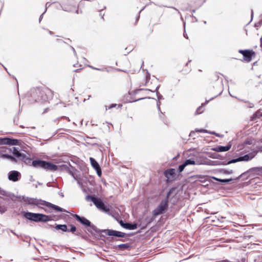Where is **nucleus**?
Masks as SVG:
<instances>
[{"instance_id":"nucleus-19","label":"nucleus","mask_w":262,"mask_h":262,"mask_svg":"<svg viewBox=\"0 0 262 262\" xmlns=\"http://www.w3.org/2000/svg\"><path fill=\"white\" fill-rule=\"evenodd\" d=\"M90 161L92 166L94 168V169L99 168L100 166H99V164L94 158L91 157L90 158Z\"/></svg>"},{"instance_id":"nucleus-23","label":"nucleus","mask_w":262,"mask_h":262,"mask_svg":"<svg viewBox=\"0 0 262 262\" xmlns=\"http://www.w3.org/2000/svg\"><path fill=\"white\" fill-rule=\"evenodd\" d=\"M10 151H11L13 155L16 157L17 158L19 156H20V152L17 150V149L15 147H13L12 149H8Z\"/></svg>"},{"instance_id":"nucleus-24","label":"nucleus","mask_w":262,"mask_h":262,"mask_svg":"<svg viewBox=\"0 0 262 262\" xmlns=\"http://www.w3.org/2000/svg\"><path fill=\"white\" fill-rule=\"evenodd\" d=\"M261 117H262V113L258 111L253 114L251 120L254 121L258 118H260Z\"/></svg>"},{"instance_id":"nucleus-47","label":"nucleus","mask_w":262,"mask_h":262,"mask_svg":"<svg viewBox=\"0 0 262 262\" xmlns=\"http://www.w3.org/2000/svg\"><path fill=\"white\" fill-rule=\"evenodd\" d=\"M50 6V4L49 3H47L46 4V10H47V7H49Z\"/></svg>"},{"instance_id":"nucleus-22","label":"nucleus","mask_w":262,"mask_h":262,"mask_svg":"<svg viewBox=\"0 0 262 262\" xmlns=\"http://www.w3.org/2000/svg\"><path fill=\"white\" fill-rule=\"evenodd\" d=\"M185 164L187 166L189 165H199L200 163L199 162H195L194 160H191L190 159H187L184 161Z\"/></svg>"},{"instance_id":"nucleus-51","label":"nucleus","mask_w":262,"mask_h":262,"mask_svg":"<svg viewBox=\"0 0 262 262\" xmlns=\"http://www.w3.org/2000/svg\"><path fill=\"white\" fill-rule=\"evenodd\" d=\"M43 15V13H42V14L40 16V17H39V22L41 21V19L42 18Z\"/></svg>"},{"instance_id":"nucleus-37","label":"nucleus","mask_w":262,"mask_h":262,"mask_svg":"<svg viewBox=\"0 0 262 262\" xmlns=\"http://www.w3.org/2000/svg\"><path fill=\"white\" fill-rule=\"evenodd\" d=\"M195 131L200 133H208V131L204 129H196Z\"/></svg>"},{"instance_id":"nucleus-29","label":"nucleus","mask_w":262,"mask_h":262,"mask_svg":"<svg viewBox=\"0 0 262 262\" xmlns=\"http://www.w3.org/2000/svg\"><path fill=\"white\" fill-rule=\"evenodd\" d=\"M203 105V104H202L201 106L198 107V108L196 109V110L195 111V112L194 113L195 115H198L201 114V113H202L203 112L204 110L202 108Z\"/></svg>"},{"instance_id":"nucleus-7","label":"nucleus","mask_w":262,"mask_h":262,"mask_svg":"<svg viewBox=\"0 0 262 262\" xmlns=\"http://www.w3.org/2000/svg\"><path fill=\"white\" fill-rule=\"evenodd\" d=\"M86 200L88 201L90 200L99 209L104 206V203L98 198L88 195L86 196Z\"/></svg>"},{"instance_id":"nucleus-14","label":"nucleus","mask_w":262,"mask_h":262,"mask_svg":"<svg viewBox=\"0 0 262 262\" xmlns=\"http://www.w3.org/2000/svg\"><path fill=\"white\" fill-rule=\"evenodd\" d=\"M0 194L6 197V199L13 200L15 197L14 194L4 190L1 187H0Z\"/></svg>"},{"instance_id":"nucleus-61","label":"nucleus","mask_w":262,"mask_h":262,"mask_svg":"<svg viewBox=\"0 0 262 262\" xmlns=\"http://www.w3.org/2000/svg\"><path fill=\"white\" fill-rule=\"evenodd\" d=\"M4 148H5V147H2V150H1V151H2V152H7V150H4Z\"/></svg>"},{"instance_id":"nucleus-34","label":"nucleus","mask_w":262,"mask_h":262,"mask_svg":"<svg viewBox=\"0 0 262 262\" xmlns=\"http://www.w3.org/2000/svg\"><path fill=\"white\" fill-rule=\"evenodd\" d=\"M223 172L225 174H231L233 172L232 170H228L226 169L223 170Z\"/></svg>"},{"instance_id":"nucleus-31","label":"nucleus","mask_w":262,"mask_h":262,"mask_svg":"<svg viewBox=\"0 0 262 262\" xmlns=\"http://www.w3.org/2000/svg\"><path fill=\"white\" fill-rule=\"evenodd\" d=\"M99 209L105 213H108L110 211L109 208L107 207L104 204V206H102V207L100 208Z\"/></svg>"},{"instance_id":"nucleus-44","label":"nucleus","mask_w":262,"mask_h":262,"mask_svg":"<svg viewBox=\"0 0 262 262\" xmlns=\"http://www.w3.org/2000/svg\"><path fill=\"white\" fill-rule=\"evenodd\" d=\"M57 41L58 42H63V43H66V42L64 41H63V40H61L60 39H57Z\"/></svg>"},{"instance_id":"nucleus-16","label":"nucleus","mask_w":262,"mask_h":262,"mask_svg":"<svg viewBox=\"0 0 262 262\" xmlns=\"http://www.w3.org/2000/svg\"><path fill=\"white\" fill-rule=\"evenodd\" d=\"M122 227L125 229L128 230H135L137 228L138 225L136 223H127L126 222L123 225H122Z\"/></svg>"},{"instance_id":"nucleus-26","label":"nucleus","mask_w":262,"mask_h":262,"mask_svg":"<svg viewBox=\"0 0 262 262\" xmlns=\"http://www.w3.org/2000/svg\"><path fill=\"white\" fill-rule=\"evenodd\" d=\"M17 158H19L21 161L26 162L27 160H29L28 158L27 157L25 154L20 152V156H19Z\"/></svg>"},{"instance_id":"nucleus-8","label":"nucleus","mask_w":262,"mask_h":262,"mask_svg":"<svg viewBox=\"0 0 262 262\" xmlns=\"http://www.w3.org/2000/svg\"><path fill=\"white\" fill-rule=\"evenodd\" d=\"M73 217L83 225L88 227L91 225V222L84 216H81L77 214H73Z\"/></svg>"},{"instance_id":"nucleus-54","label":"nucleus","mask_w":262,"mask_h":262,"mask_svg":"<svg viewBox=\"0 0 262 262\" xmlns=\"http://www.w3.org/2000/svg\"><path fill=\"white\" fill-rule=\"evenodd\" d=\"M210 134H212V135H215L216 136H219V135L217 134H215V133L214 132H210Z\"/></svg>"},{"instance_id":"nucleus-11","label":"nucleus","mask_w":262,"mask_h":262,"mask_svg":"<svg viewBox=\"0 0 262 262\" xmlns=\"http://www.w3.org/2000/svg\"><path fill=\"white\" fill-rule=\"evenodd\" d=\"M255 55V53L252 50H248L244 54V60L248 62L251 61L252 58Z\"/></svg>"},{"instance_id":"nucleus-13","label":"nucleus","mask_w":262,"mask_h":262,"mask_svg":"<svg viewBox=\"0 0 262 262\" xmlns=\"http://www.w3.org/2000/svg\"><path fill=\"white\" fill-rule=\"evenodd\" d=\"M231 147V144H228L226 146H217L213 148V150L216 152H225L229 150Z\"/></svg>"},{"instance_id":"nucleus-17","label":"nucleus","mask_w":262,"mask_h":262,"mask_svg":"<svg viewBox=\"0 0 262 262\" xmlns=\"http://www.w3.org/2000/svg\"><path fill=\"white\" fill-rule=\"evenodd\" d=\"M176 174V170L174 168H170L165 171V177L169 179L170 177H173Z\"/></svg>"},{"instance_id":"nucleus-33","label":"nucleus","mask_w":262,"mask_h":262,"mask_svg":"<svg viewBox=\"0 0 262 262\" xmlns=\"http://www.w3.org/2000/svg\"><path fill=\"white\" fill-rule=\"evenodd\" d=\"M7 211L6 208L4 206L0 205V213L3 214Z\"/></svg>"},{"instance_id":"nucleus-21","label":"nucleus","mask_w":262,"mask_h":262,"mask_svg":"<svg viewBox=\"0 0 262 262\" xmlns=\"http://www.w3.org/2000/svg\"><path fill=\"white\" fill-rule=\"evenodd\" d=\"M157 98H158V101L157 102V108L159 111V112H160V113L162 114V112L161 111V110H160V105H161V102L159 101V100H162V99H163V96L162 95H161L159 92H157Z\"/></svg>"},{"instance_id":"nucleus-39","label":"nucleus","mask_w":262,"mask_h":262,"mask_svg":"<svg viewBox=\"0 0 262 262\" xmlns=\"http://www.w3.org/2000/svg\"><path fill=\"white\" fill-rule=\"evenodd\" d=\"M159 88H160V86H159V85H158V86H157V88H156V90L154 91V92H156V93H157V92H158V89H159ZM145 90H147V91H151V92H154V91H151V90H149V89H145Z\"/></svg>"},{"instance_id":"nucleus-40","label":"nucleus","mask_w":262,"mask_h":262,"mask_svg":"<svg viewBox=\"0 0 262 262\" xmlns=\"http://www.w3.org/2000/svg\"><path fill=\"white\" fill-rule=\"evenodd\" d=\"M116 105H117V104H111V105H110V106L108 107V108H107V107H106V110H107V109H111V108H112L115 107Z\"/></svg>"},{"instance_id":"nucleus-20","label":"nucleus","mask_w":262,"mask_h":262,"mask_svg":"<svg viewBox=\"0 0 262 262\" xmlns=\"http://www.w3.org/2000/svg\"><path fill=\"white\" fill-rule=\"evenodd\" d=\"M0 157L2 158H6V159H9L10 160H11L12 161H13L14 162H17L16 159L15 158H14L12 156H11L10 155H9V154H1L0 155Z\"/></svg>"},{"instance_id":"nucleus-36","label":"nucleus","mask_w":262,"mask_h":262,"mask_svg":"<svg viewBox=\"0 0 262 262\" xmlns=\"http://www.w3.org/2000/svg\"><path fill=\"white\" fill-rule=\"evenodd\" d=\"M262 25V19L261 20H260L258 22L255 23V27H260V26Z\"/></svg>"},{"instance_id":"nucleus-63","label":"nucleus","mask_w":262,"mask_h":262,"mask_svg":"<svg viewBox=\"0 0 262 262\" xmlns=\"http://www.w3.org/2000/svg\"><path fill=\"white\" fill-rule=\"evenodd\" d=\"M253 106H254V104H252V103H251L250 106H249V107H251V108L253 107Z\"/></svg>"},{"instance_id":"nucleus-56","label":"nucleus","mask_w":262,"mask_h":262,"mask_svg":"<svg viewBox=\"0 0 262 262\" xmlns=\"http://www.w3.org/2000/svg\"><path fill=\"white\" fill-rule=\"evenodd\" d=\"M212 178L217 181V180H219V178H216L215 177H212Z\"/></svg>"},{"instance_id":"nucleus-27","label":"nucleus","mask_w":262,"mask_h":262,"mask_svg":"<svg viewBox=\"0 0 262 262\" xmlns=\"http://www.w3.org/2000/svg\"><path fill=\"white\" fill-rule=\"evenodd\" d=\"M240 161H241V160H240V158H239V157L237 158L233 159H232V160H230L228 161L225 164L229 165L230 164L235 163L236 162H240Z\"/></svg>"},{"instance_id":"nucleus-53","label":"nucleus","mask_w":262,"mask_h":262,"mask_svg":"<svg viewBox=\"0 0 262 262\" xmlns=\"http://www.w3.org/2000/svg\"><path fill=\"white\" fill-rule=\"evenodd\" d=\"M89 67H90L91 69H93V70H97V68H95V67H93L92 66H89Z\"/></svg>"},{"instance_id":"nucleus-55","label":"nucleus","mask_w":262,"mask_h":262,"mask_svg":"<svg viewBox=\"0 0 262 262\" xmlns=\"http://www.w3.org/2000/svg\"><path fill=\"white\" fill-rule=\"evenodd\" d=\"M194 134V132H191L190 133L189 136H190V137H191V136H193V135Z\"/></svg>"},{"instance_id":"nucleus-3","label":"nucleus","mask_w":262,"mask_h":262,"mask_svg":"<svg viewBox=\"0 0 262 262\" xmlns=\"http://www.w3.org/2000/svg\"><path fill=\"white\" fill-rule=\"evenodd\" d=\"M24 216L35 222H47L52 220V217L42 213H33L31 212H25Z\"/></svg>"},{"instance_id":"nucleus-48","label":"nucleus","mask_w":262,"mask_h":262,"mask_svg":"<svg viewBox=\"0 0 262 262\" xmlns=\"http://www.w3.org/2000/svg\"><path fill=\"white\" fill-rule=\"evenodd\" d=\"M74 179L75 180H76V181H77V183H78L79 185H80V182H79V180L77 179V178L76 177H74Z\"/></svg>"},{"instance_id":"nucleus-52","label":"nucleus","mask_w":262,"mask_h":262,"mask_svg":"<svg viewBox=\"0 0 262 262\" xmlns=\"http://www.w3.org/2000/svg\"><path fill=\"white\" fill-rule=\"evenodd\" d=\"M120 223V225L122 226V225H123V224H125V223L123 222V221L121 220L120 222H119Z\"/></svg>"},{"instance_id":"nucleus-18","label":"nucleus","mask_w":262,"mask_h":262,"mask_svg":"<svg viewBox=\"0 0 262 262\" xmlns=\"http://www.w3.org/2000/svg\"><path fill=\"white\" fill-rule=\"evenodd\" d=\"M55 229L56 230H61L63 232H68V226L66 224H57L55 226Z\"/></svg>"},{"instance_id":"nucleus-30","label":"nucleus","mask_w":262,"mask_h":262,"mask_svg":"<svg viewBox=\"0 0 262 262\" xmlns=\"http://www.w3.org/2000/svg\"><path fill=\"white\" fill-rule=\"evenodd\" d=\"M232 180L233 179L232 178L225 179H219V180H217V181L222 183H227L232 181Z\"/></svg>"},{"instance_id":"nucleus-1","label":"nucleus","mask_w":262,"mask_h":262,"mask_svg":"<svg viewBox=\"0 0 262 262\" xmlns=\"http://www.w3.org/2000/svg\"><path fill=\"white\" fill-rule=\"evenodd\" d=\"M176 189L175 187H172L169 190L165 199L162 200L158 207L152 211L154 216H157L165 212L168 207V202L171 201L176 195Z\"/></svg>"},{"instance_id":"nucleus-64","label":"nucleus","mask_w":262,"mask_h":262,"mask_svg":"<svg viewBox=\"0 0 262 262\" xmlns=\"http://www.w3.org/2000/svg\"><path fill=\"white\" fill-rule=\"evenodd\" d=\"M70 173L72 175V176L74 178V177H75L74 174V173L72 172H70Z\"/></svg>"},{"instance_id":"nucleus-35","label":"nucleus","mask_w":262,"mask_h":262,"mask_svg":"<svg viewBox=\"0 0 262 262\" xmlns=\"http://www.w3.org/2000/svg\"><path fill=\"white\" fill-rule=\"evenodd\" d=\"M95 170L96 171L98 176L100 177L101 176V174H102L101 169L100 167H99V168L95 169Z\"/></svg>"},{"instance_id":"nucleus-42","label":"nucleus","mask_w":262,"mask_h":262,"mask_svg":"<svg viewBox=\"0 0 262 262\" xmlns=\"http://www.w3.org/2000/svg\"><path fill=\"white\" fill-rule=\"evenodd\" d=\"M42 185V183L39 182H37V184H33V185L36 187L37 188L38 187V185Z\"/></svg>"},{"instance_id":"nucleus-38","label":"nucleus","mask_w":262,"mask_h":262,"mask_svg":"<svg viewBox=\"0 0 262 262\" xmlns=\"http://www.w3.org/2000/svg\"><path fill=\"white\" fill-rule=\"evenodd\" d=\"M247 50H239L238 51V52H239V53L242 54L244 56V54L245 53H246V52L247 51Z\"/></svg>"},{"instance_id":"nucleus-6","label":"nucleus","mask_w":262,"mask_h":262,"mask_svg":"<svg viewBox=\"0 0 262 262\" xmlns=\"http://www.w3.org/2000/svg\"><path fill=\"white\" fill-rule=\"evenodd\" d=\"M19 143V140L10 138H0V144L16 145Z\"/></svg>"},{"instance_id":"nucleus-50","label":"nucleus","mask_w":262,"mask_h":262,"mask_svg":"<svg viewBox=\"0 0 262 262\" xmlns=\"http://www.w3.org/2000/svg\"><path fill=\"white\" fill-rule=\"evenodd\" d=\"M30 181H34V179L33 178V176H30Z\"/></svg>"},{"instance_id":"nucleus-60","label":"nucleus","mask_w":262,"mask_h":262,"mask_svg":"<svg viewBox=\"0 0 262 262\" xmlns=\"http://www.w3.org/2000/svg\"><path fill=\"white\" fill-rule=\"evenodd\" d=\"M174 200H173V202H172V203L173 204H175L176 203V202H177V200H176V198H174Z\"/></svg>"},{"instance_id":"nucleus-15","label":"nucleus","mask_w":262,"mask_h":262,"mask_svg":"<svg viewBox=\"0 0 262 262\" xmlns=\"http://www.w3.org/2000/svg\"><path fill=\"white\" fill-rule=\"evenodd\" d=\"M255 152H250L243 156L239 157L240 160L241 161H248L252 159L255 156Z\"/></svg>"},{"instance_id":"nucleus-25","label":"nucleus","mask_w":262,"mask_h":262,"mask_svg":"<svg viewBox=\"0 0 262 262\" xmlns=\"http://www.w3.org/2000/svg\"><path fill=\"white\" fill-rule=\"evenodd\" d=\"M118 248L121 250L127 249L130 247L128 244H121L118 246Z\"/></svg>"},{"instance_id":"nucleus-10","label":"nucleus","mask_w":262,"mask_h":262,"mask_svg":"<svg viewBox=\"0 0 262 262\" xmlns=\"http://www.w3.org/2000/svg\"><path fill=\"white\" fill-rule=\"evenodd\" d=\"M105 230L106 232L105 233L109 236H114L119 237H125L126 236V234L125 233L122 232L121 231L110 229Z\"/></svg>"},{"instance_id":"nucleus-45","label":"nucleus","mask_w":262,"mask_h":262,"mask_svg":"<svg viewBox=\"0 0 262 262\" xmlns=\"http://www.w3.org/2000/svg\"><path fill=\"white\" fill-rule=\"evenodd\" d=\"M169 8H171L172 9H173L174 10H175L177 12H178V13L180 14H181L180 11L176 8L173 7H170Z\"/></svg>"},{"instance_id":"nucleus-32","label":"nucleus","mask_w":262,"mask_h":262,"mask_svg":"<svg viewBox=\"0 0 262 262\" xmlns=\"http://www.w3.org/2000/svg\"><path fill=\"white\" fill-rule=\"evenodd\" d=\"M70 229H68V232H72V233H74V232L76 231V227L73 225H70Z\"/></svg>"},{"instance_id":"nucleus-49","label":"nucleus","mask_w":262,"mask_h":262,"mask_svg":"<svg viewBox=\"0 0 262 262\" xmlns=\"http://www.w3.org/2000/svg\"><path fill=\"white\" fill-rule=\"evenodd\" d=\"M97 70L99 71H104V69L103 68H102V69L97 68Z\"/></svg>"},{"instance_id":"nucleus-28","label":"nucleus","mask_w":262,"mask_h":262,"mask_svg":"<svg viewBox=\"0 0 262 262\" xmlns=\"http://www.w3.org/2000/svg\"><path fill=\"white\" fill-rule=\"evenodd\" d=\"M186 166V165L185 164V163L184 162L182 164H181L179 166L178 170H177L178 172L179 173H181V172H182Z\"/></svg>"},{"instance_id":"nucleus-58","label":"nucleus","mask_w":262,"mask_h":262,"mask_svg":"<svg viewBox=\"0 0 262 262\" xmlns=\"http://www.w3.org/2000/svg\"><path fill=\"white\" fill-rule=\"evenodd\" d=\"M59 194L63 198L64 196V195H63V193L62 192H60L59 193Z\"/></svg>"},{"instance_id":"nucleus-62","label":"nucleus","mask_w":262,"mask_h":262,"mask_svg":"<svg viewBox=\"0 0 262 262\" xmlns=\"http://www.w3.org/2000/svg\"><path fill=\"white\" fill-rule=\"evenodd\" d=\"M78 63L73 64L74 67H78Z\"/></svg>"},{"instance_id":"nucleus-5","label":"nucleus","mask_w":262,"mask_h":262,"mask_svg":"<svg viewBox=\"0 0 262 262\" xmlns=\"http://www.w3.org/2000/svg\"><path fill=\"white\" fill-rule=\"evenodd\" d=\"M31 95L35 102H43L47 100L46 94L39 89L32 90Z\"/></svg>"},{"instance_id":"nucleus-12","label":"nucleus","mask_w":262,"mask_h":262,"mask_svg":"<svg viewBox=\"0 0 262 262\" xmlns=\"http://www.w3.org/2000/svg\"><path fill=\"white\" fill-rule=\"evenodd\" d=\"M88 227H90V229H88V231L90 233H91L92 234H93V231H94L97 233H102L106 232L105 229H102V230L99 229L97 228V227L95 225L92 224L91 223V225L89 226Z\"/></svg>"},{"instance_id":"nucleus-2","label":"nucleus","mask_w":262,"mask_h":262,"mask_svg":"<svg viewBox=\"0 0 262 262\" xmlns=\"http://www.w3.org/2000/svg\"><path fill=\"white\" fill-rule=\"evenodd\" d=\"M24 201L27 204L29 205H41L47 207H50L52 209L58 211V212H67V210L53 204L50 202H47L46 201L42 200L41 199H37L35 198H24Z\"/></svg>"},{"instance_id":"nucleus-9","label":"nucleus","mask_w":262,"mask_h":262,"mask_svg":"<svg viewBox=\"0 0 262 262\" xmlns=\"http://www.w3.org/2000/svg\"><path fill=\"white\" fill-rule=\"evenodd\" d=\"M21 177V174L16 170H12L8 173V179L13 182H16L19 180Z\"/></svg>"},{"instance_id":"nucleus-41","label":"nucleus","mask_w":262,"mask_h":262,"mask_svg":"<svg viewBox=\"0 0 262 262\" xmlns=\"http://www.w3.org/2000/svg\"><path fill=\"white\" fill-rule=\"evenodd\" d=\"M70 47H71V49L72 50V51H73L74 55L75 56H77V54H76L75 49L72 46H70Z\"/></svg>"},{"instance_id":"nucleus-59","label":"nucleus","mask_w":262,"mask_h":262,"mask_svg":"<svg viewBox=\"0 0 262 262\" xmlns=\"http://www.w3.org/2000/svg\"><path fill=\"white\" fill-rule=\"evenodd\" d=\"M104 69V71H106L107 72H109L110 70L107 68H103Z\"/></svg>"},{"instance_id":"nucleus-43","label":"nucleus","mask_w":262,"mask_h":262,"mask_svg":"<svg viewBox=\"0 0 262 262\" xmlns=\"http://www.w3.org/2000/svg\"><path fill=\"white\" fill-rule=\"evenodd\" d=\"M253 14H254V13H253V10H251V20H252V19H253Z\"/></svg>"},{"instance_id":"nucleus-4","label":"nucleus","mask_w":262,"mask_h":262,"mask_svg":"<svg viewBox=\"0 0 262 262\" xmlns=\"http://www.w3.org/2000/svg\"><path fill=\"white\" fill-rule=\"evenodd\" d=\"M32 165L35 168H42L47 170L54 171L57 170V166L48 161L35 160L32 162Z\"/></svg>"},{"instance_id":"nucleus-57","label":"nucleus","mask_w":262,"mask_h":262,"mask_svg":"<svg viewBox=\"0 0 262 262\" xmlns=\"http://www.w3.org/2000/svg\"><path fill=\"white\" fill-rule=\"evenodd\" d=\"M84 4L83 3V1H81L79 2V6L83 5Z\"/></svg>"},{"instance_id":"nucleus-46","label":"nucleus","mask_w":262,"mask_h":262,"mask_svg":"<svg viewBox=\"0 0 262 262\" xmlns=\"http://www.w3.org/2000/svg\"><path fill=\"white\" fill-rule=\"evenodd\" d=\"M49 262H57V259L54 258H51V260Z\"/></svg>"}]
</instances>
